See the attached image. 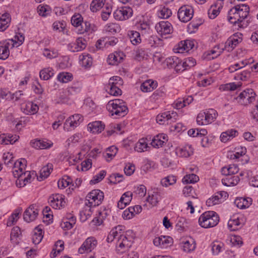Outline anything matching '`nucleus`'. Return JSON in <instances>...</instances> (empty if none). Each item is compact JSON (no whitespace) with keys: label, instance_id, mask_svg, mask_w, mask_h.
Instances as JSON below:
<instances>
[{"label":"nucleus","instance_id":"39","mask_svg":"<svg viewBox=\"0 0 258 258\" xmlns=\"http://www.w3.org/2000/svg\"><path fill=\"white\" fill-rule=\"evenodd\" d=\"M57 79L61 83H67L72 80L73 75L69 73L62 72L58 75Z\"/></svg>","mask_w":258,"mask_h":258},{"label":"nucleus","instance_id":"13","mask_svg":"<svg viewBox=\"0 0 258 258\" xmlns=\"http://www.w3.org/2000/svg\"><path fill=\"white\" fill-rule=\"evenodd\" d=\"M35 207V205H31L24 212L23 218L27 222L35 220L38 216V210Z\"/></svg>","mask_w":258,"mask_h":258},{"label":"nucleus","instance_id":"48","mask_svg":"<svg viewBox=\"0 0 258 258\" xmlns=\"http://www.w3.org/2000/svg\"><path fill=\"white\" fill-rule=\"evenodd\" d=\"M10 19L7 15H3L0 18V31H5L8 27V24L10 22Z\"/></svg>","mask_w":258,"mask_h":258},{"label":"nucleus","instance_id":"26","mask_svg":"<svg viewBox=\"0 0 258 258\" xmlns=\"http://www.w3.org/2000/svg\"><path fill=\"white\" fill-rule=\"evenodd\" d=\"M52 170V165L51 164H48L43 166L40 170V176L37 177V179L41 181L43 178H47Z\"/></svg>","mask_w":258,"mask_h":258},{"label":"nucleus","instance_id":"56","mask_svg":"<svg viewBox=\"0 0 258 258\" xmlns=\"http://www.w3.org/2000/svg\"><path fill=\"white\" fill-rule=\"evenodd\" d=\"M26 160L24 159H21L20 161H17L14 162V167L17 168L18 166H19V170L20 172L23 171L26 166Z\"/></svg>","mask_w":258,"mask_h":258},{"label":"nucleus","instance_id":"25","mask_svg":"<svg viewBox=\"0 0 258 258\" xmlns=\"http://www.w3.org/2000/svg\"><path fill=\"white\" fill-rule=\"evenodd\" d=\"M237 131L234 129H230L223 132L220 136L221 141L222 142L226 143L228 140L233 139L238 135Z\"/></svg>","mask_w":258,"mask_h":258},{"label":"nucleus","instance_id":"51","mask_svg":"<svg viewBox=\"0 0 258 258\" xmlns=\"http://www.w3.org/2000/svg\"><path fill=\"white\" fill-rule=\"evenodd\" d=\"M106 172L105 170H101L98 174H96L93 179L90 180L91 184H95L101 181L106 175Z\"/></svg>","mask_w":258,"mask_h":258},{"label":"nucleus","instance_id":"30","mask_svg":"<svg viewBox=\"0 0 258 258\" xmlns=\"http://www.w3.org/2000/svg\"><path fill=\"white\" fill-rule=\"evenodd\" d=\"M148 148H149V146L147 139L142 138L136 143L135 150L138 152H142L146 151Z\"/></svg>","mask_w":258,"mask_h":258},{"label":"nucleus","instance_id":"20","mask_svg":"<svg viewBox=\"0 0 258 258\" xmlns=\"http://www.w3.org/2000/svg\"><path fill=\"white\" fill-rule=\"evenodd\" d=\"M105 125L100 121H96L88 124V130L94 134H99L104 129Z\"/></svg>","mask_w":258,"mask_h":258},{"label":"nucleus","instance_id":"12","mask_svg":"<svg viewBox=\"0 0 258 258\" xmlns=\"http://www.w3.org/2000/svg\"><path fill=\"white\" fill-rule=\"evenodd\" d=\"M133 14L132 9L128 7H123L120 9L116 10L114 13V16L116 19L123 20L128 19Z\"/></svg>","mask_w":258,"mask_h":258},{"label":"nucleus","instance_id":"64","mask_svg":"<svg viewBox=\"0 0 258 258\" xmlns=\"http://www.w3.org/2000/svg\"><path fill=\"white\" fill-rule=\"evenodd\" d=\"M135 167L134 165L128 163L124 168V171L126 175H132L135 171Z\"/></svg>","mask_w":258,"mask_h":258},{"label":"nucleus","instance_id":"6","mask_svg":"<svg viewBox=\"0 0 258 258\" xmlns=\"http://www.w3.org/2000/svg\"><path fill=\"white\" fill-rule=\"evenodd\" d=\"M83 120L82 115L79 114H76L70 116L64 122V130L69 131L71 128L74 129L80 124Z\"/></svg>","mask_w":258,"mask_h":258},{"label":"nucleus","instance_id":"4","mask_svg":"<svg viewBox=\"0 0 258 258\" xmlns=\"http://www.w3.org/2000/svg\"><path fill=\"white\" fill-rule=\"evenodd\" d=\"M239 6H235L231 9L228 12V20L229 22L234 25H238L239 28H244L247 26V22L245 23L242 21L239 14L237 12L238 9H240Z\"/></svg>","mask_w":258,"mask_h":258},{"label":"nucleus","instance_id":"29","mask_svg":"<svg viewBox=\"0 0 258 258\" xmlns=\"http://www.w3.org/2000/svg\"><path fill=\"white\" fill-rule=\"evenodd\" d=\"M128 36L131 43L133 45H137L141 42L140 34L136 31H130L128 32Z\"/></svg>","mask_w":258,"mask_h":258},{"label":"nucleus","instance_id":"32","mask_svg":"<svg viewBox=\"0 0 258 258\" xmlns=\"http://www.w3.org/2000/svg\"><path fill=\"white\" fill-rule=\"evenodd\" d=\"M160 200V195L157 191H153L152 195H149L147 201L152 206H156Z\"/></svg>","mask_w":258,"mask_h":258},{"label":"nucleus","instance_id":"16","mask_svg":"<svg viewBox=\"0 0 258 258\" xmlns=\"http://www.w3.org/2000/svg\"><path fill=\"white\" fill-rule=\"evenodd\" d=\"M69 47L72 52L81 51L86 48V41L84 38L79 37L76 39L75 42L70 44Z\"/></svg>","mask_w":258,"mask_h":258},{"label":"nucleus","instance_id":"1","mask_svg":"<svg viewBox=\"0 0 258 258\" xmlns=\"http://www.w3.org/2000/svg\"><path fill=\"white\" fill-rule=\"evenodd\" d=\"M106 108L112 115L123 117L128 112V108L125 102L121 99H116L109 101Z\"/></svg>","mask_w":258,"mask_h":258},{"label":"nucleus","instance_id":"23","mask_svg":"<svg viewBox=\"0 0 258 258\" xmlns=\"http://www.w3.org/2000/svg\"><path fill=\"white\" fill-rule=\"evenodd\" d=\"M132 193L130 191L125 192L121 196L120 200L117 204L118 207L120 209H123L132 200Z\"/></svg>","mask_w":258,"mask_h":258},{"label":"nucleus","instance_id":"62","mask_svg":"<svg viewBox=\"0 0 258 258\" xmlns=\"http://www.w3.org/2000/svg\"><path fill=\"white\" fill-rule=\"evenodd\" d=\"M119 26L116 24H109L106 28V31L114 34L116 33L119 30Z\"/></svg>","mask_w":258,"mask_h":258},{"label":"nucleus","instance_id":"28","mask_svg":"<svg viewBox=\"0 0 258 258\" xmlns=\"http://www.w3.org/2000/svg\"><path fill=\"white\" fill-rule=\"evenodd\" d=\"M42 230L38 226L34 229V233L32 236V242L34 244H39L43 238Z\"/></svg>","mask_w":258,"mask_h":258},{"label":"nucleus","instance_id":"8","mask_svg":"<svg viewBox=\"0 0 258 258\" xmlns=\"http://www.w3.org/2000/svg\"><path fill=\"white\" fill-rule=\"evenodd\" d=\"M194 11L189 7L182 6L178 11V18L179 20L184 23L189 21L193 17Z\"/></svg>","mask_w":258,"mask_h":258},{"label":"nucleus","instance_id":"35","mask_svg":"<svg viewBox=\"0 0 258 258\" xmlns=\"http://www.w3.org/2000/svg\"><path fill=\"white\" fill-rule=\"evenodd\" d=\"M238 6H240V9H238L237 12L239 14L242 21H244V20L247 17L249 14V8L247 5L244 4L239 5Z\"/></svg>","mask_w":258,"mask_h":258},{"label":"nucleus","instance_id":"15","mask_svg":"<svg viewBox=\"0 0 258 258\" xmlns=\"http://www.w3.org/2000/svg\"><path fill=\"white\" fill-rule=\"evenodd\" d=\"M51 206L55 209L64 207L66 204L64 196L62 195L56 194L49 198Z\"/></svg>","mask_w":258,"mask_h":258},{"label":"nucleus","instance_id":"10","mask_svg":"<svg viewBox=\"0 0 258 258\" xmlns=\"http://www.w3.org/2000/svg\"><path fill=\"white\" fill-rule=\"evenodd\" d=\"M177 117V114L173 111H167L162 113L161 115H158L156 117V120L160 124H164L166 122L169 123V121H174Z\"/></svg>","mask_w":258,"mask_h":258},{"label":"nucleus","instance_id":"9","mask_svg":"<svg viewBox=\"0 0 258 258\" xmlns=\"http://www.w3.org/2000/svg\"><path fill=\"white\" fill-rule=\"evenodd\" d=\"M132 241L126 237V233L123 234L122 231H120L119 236L117 242V250L123 252L132 246Z\"/></svg>","mask_w":258,"mask_h":258},{"label":"nucleus","instance_id":"60","mask_svg":"<svg viewBox=\"0 0 258 258\" xmlns=\"http://www.w3.org/2000/svg\"><path fill=\"white\" fill-rule=\"evenodd\" d=\"M145 52L144 49L140 48L136 51V55L135 59L138 61H141L145 59Z\"/></svg>","mask_w":258,"mask_h":258},{"label":"nucleus","instance_id":"24","mask_svg":"<svg viewBox=\"0 0 258 258\" xmlns=\"http://www.w3.org/2000/svg\"><path fill=\"white\" fill-rule=\"evenodd\" d=\"M252 199L250 198H238L234 201L235 205L240 209H246L251 204Z\"/></svg>","mask_w":258,"mask_h":258},{"label":"nucleus","instance_id":"37","mask_svg":"<svg viewBox=\"0 0 258 258\" xmlns=\"http://www.w3.org/2000/svg\"><path fill=\"white\" fill-rule=\"evenodd\" d=\"M196 248V243L194 239H190L189 240L185 241L183 245V251L189 252L194 250Z\"/></svg>","mask_w":258,"mask_h":258},{"label":"nucleus","instance_id":"21","mask_svg":"<svg viewBox=\"0 0 258 258\" xmlns=\"http://www.w3.org/2000/svg\"><path fill=\"white\" fill-rule=\"evenodd\" d=\"M194 46V42L190 40H185L183 41H181L178 44V53H183L184 51L186 52L188 51L191 49Z\"/></svg>","mask_w":258,"mask_h":258},{"label":"nucleus","instance_id":"36","mask_svg":"<svg viewBox=\"0 0 258 258\" xmlns=\"http://www.w3.org/2000/svg\"><path fill=\"white\" fill-rule=\"evenodd\" d=\"M104 5V0H93L90 5V10L96 12L101 9Z\"/></svg>","mask_w":258,"mask_h":258},{"label":"nucleus","instance_id":"55","mask_svg":"<svg viewBox=\"0 0 258 258\" xmlns=\"http://www.w3.org/2000/svg\"><path fill=\"white\" fill-rule=\"evenodd\" d=\"M172 14L171 11L166 7H163L159 12V16L163 19L168 18Z\"/></svg>","mask_w":258,"mask_h":258},{"label":"nucleus","instance_id":"27","mask_svg":"<svg viewBox=\"0 0 258 258\" xmlns=\"http://www.w3.org/2000/svg\"><path fill=\"white\" fill-rule=\"evenodd\" d=\"M121 226L118 225L111 229L107 237V241L108 242H112L114 238L119 236L120 231H122Z\"/></svg>","mask_w":258,"mask_h":258},{"label":"nucleus","instance_id":"31","mask_svg":"<svg viewBox=\"0 0 258 258\" xmlns=\"http://www.w3.org/2000/svg\"><path fill=\"white\" fill-rule=\"evenodd\" d=\"M194 153L192 148L190 145H186L183 148H180L177 152V154L180 156L184 157H188L192 155Z\"/></svg>","mask_w":258,"mask_h":258},{"label":"nucleus","instance_id":"34","mask_svg":"<svg viewBox=\"0 0 258 258\" xmlns=\"http://www.w3.org/2000/svg\"><path fill=\"white\" fill-rule=\"evenodd\" d=\"M53 75V70L50 68L42 70L39 73L40 78L44 80H48L52 77Z\"/></svg>","mask_w":258,"mask_h":258},{"label":"nucleus","instance_id":"33","mask_svg":"<svg viewBox=\"0 0 258 258\" xmlns=\"http://www.w3.org/2000/svg\"><path fill=\"white\" fill-rule=\"evenodd\" d=\"M73 182L72 179L68 175H64L59 179L57 182L58 187L59 188L63 189L71 184Z\"/></svg>","mask_w":258,"mask_h":258},{"label":"nucleus","instance_id":"38","mask_svg":"<svg viewBox=\"0 0 258 258\" xmlns=\"http://www.w3.org/2000/svg\"><path fill=\"white\" fill-rule=\"evenodd\" d=\"M122 58L119 57L117 53H112L108 55L107 62L110 65H116L120 62Z\"/></svg>","mask_w":258,"mask_h":258},{"label":"nucleus","instance_id":"63","mask_svg":"<svg viewBox=\"0 0 258 258\" xmlns=\"http://www.w3.org/2000/svg\"><path fill=\"white\" fill-rule=\"evenodd\" d=\"M240 223L238 219L230 220L228 223V226L231 231H235L237 228L236 227L239 226Z\"/></svg>","mask_w":258,"mask_h":258},{"label":"nucleus","instance_id":"57","mask_svg":"<svg viewBox=\"0 0 258 258\" xmlns=\"http://www.w3.org/2000/svg\"><path fill=\"white\" fill-rule=\"evenodd\" d=\"M13 156L12 154L10 153H4L3 155V159L4 160V163L6 165L8 166H11V165H13Z\"/></svg>","mask_w":258,"mask_h":258},{"label":"nucleus","instance_id":"40","mask_svg":"<svg viewBox=\"0 0 258 258\" xmlns=\"http://www.w3.org/2000/svg\"><path fill=\"white\" fill-rule=\"evenodd\" d=\"M211 111L212 112H210V111H208L207 112H205V123H207V124L213 122L217 116V113L216 112L215 110L214 109H211Z\"/></svg>","mask_w":258,"mask_h":258},{"label":"nucleus","instance_id":"50","mask_svg":"<svg viewBox=\"0 0 258 258\" xmlns=\"http://www.w3.org/2000/svg\"><path fill=\"white\" fill-rule=\"evenodd\" d=\"M70 95L67 93V91L65 92H62L59 96V97L56 99V103H68L70 101Z\"/></svg>","mask_w":258,"mask_h":258},{"label":"nucleus","instance_id":"22","mask_svg":"<svg viewBox=\"0 0 258 258\" xmlns=\"http://www.w3.org/2000/svg\"><path fill=\"white\" fill-rule=\"evenodd\" d=\"M157 87V82L151 80H148L144 82L141 85L140 89L144 92H148L153 91Z\"/></svg>","mask_w":258,"mask_h":258},{"label":"nucleus","instance_id":"46","mask_svg":"<svg viewBox=\"0 0 258 258\" xmlns=\"http://www.w3.org/2000/svg\"><path fill=\"white\" fill-rule=\"evenodd\" d=\"M80 59L81 64L84 67H90L92 64V58L89 54L83 55L82 57Z\"/></svg>","mask_w":258,"mask_h":258},{"label":"nucleus","instance_id":"5","mask_svg":"<svg viewBox=\"0 0 258 258\" xmlns=\"http://www.w3.org/2000/svg\"><path fill=\"white\" fill-rule=\"evenodd\" d=\"M255 95L252 89H248L240 93L236 99L240 104L246 106L255 100Z\"/></svg>","mask_w":258,"mask_h":258},{"label":"nucleus","instance_id":"45","mask_svg":"<svg viewBox=\"0 0 258 258\" xmlns=\"http://www.w3.org/2000/svg\"><path fill=\"white\" fill-rule=\"evenodd\" d=\"M176 181V177L174 176H168L163 178L161 181V183L163 186L167 187L168 185H172Z\"/></svg>","mask_w":258,"mask_h":258},{"label":"nucleus","instance_id":"42","mask_svg":"<svg viewBox=\"0 0 258 258\" xmlns=\"http://www.w3.org/2000/svg\"><path fill=\"white\" fill-rule=\"evenodd\" d=\"M21 210L18 209L15 210V212L9 218L7 223L8 226H11L16 222L19 218V214Z\"/></svg>","mask_w":258,"mask_h":258},{"label":"nucleus","instance_id":"53","mask_svg":"<svg viewBox=\"0 0 258 258\" xmlns=\"http://www.w3.org/2000/svg\"><path fill=\"white\" fill-rule=\"evenodd\" d=\"M107 87L109 88V93L110 95L113 96H118L121 94V90L118 86L108 85Z\"/></svg>","mask_w":258,"mask_h":258},{"label":"nucleus","instance_id":"7","mask_svg":"<svg viewBox=\"0 0 258 258\" xmlns=\"http://www.w3.org/2000/svg\"><path fill=\"white\" fill-rule=\"evenodd\" d=\"M15 46L13 39H8L0 42V59H6L10 55L9 48Z\"/></svg>","mask_w":258,"mask_h":258},{"label":"nucleus","instance_id":"41","mask_svg":"<svg viewBox=\"0 0 258 258\" xmlns=\"http://www.w3.org/2000/svg\"><path fill=\"white\" fill-rule=\"evenodd\" d=\"M83 23V18L79 13L75 14L71 18V23L75 27H78L81 26Z\"/></svg>","mask_w":258,"mask_h":258},{"label":"nucleus","instance_id":"52","mask_svg":"<svg viewBox=\"0 0 258 258\" xmlns=\"http://www.w3.org/2000/svg\"><path fill=\"white\" fill-rule=\"evenodd\" d=\"M109 85L120 86L122 85L123 81L122 79L118 76H114L111 77L109 81Z\"/></svg>","mask_w":258,"mask_h":258},{"label":"nucleus","instance_id":"2","mask_svg":"<svg viewBox=\"0 0 258 258\" xmlns=\"http://www.w3.org/2000/svg\"><path fill=\"white\" fill-rule=\"evenodd\" d=\"M219 221L218 214L212 211L204 212L199 219L200 225L205 228L213 227L218 224Z\"/></svg>","mask_w":258,"mask_h":258},{"label":"nucleus","instance_id":"61","mask_svg":"<svg viewBox=\"0 0 258 258\" xmlns=\"http://www.w3.org/2000/svg\"><path fill=\"white\" fill-rule=\"evenodd\" d=\"M107 43L106 38H102L97 41L95 46L98 49H100L106 47L107 45Z\"/></svg>","mask_w":258,"mask_h":258},{"label":"nucleus","instance_id":"44","mask_svg":"<svg viewBox=\"0 0 258 258\" xmlns=\"http://www.w3.org/2000/svg\"><path fill=\"white\" fill-rule=\"evenodd\" d=\"M222 196L221 194H218L213 196L212 198H209L206 201V204L208 206H214L216 204L220 203L221 201Z\"/></svg>","mask_w":258,"mask_h":258},{"label":"nucleus","instance_id":"49","mask_svg":"<svg viewBox=\"0 0 258 258\" xmlns=\"http://www.w3.org/2000/svg\"><path fill=\"white\" fill-rule=\"evenodd\" d=\"M117 152V148L114 146H111L106 150V153L104 155L105 158L112 159Z\"/></svg>","mask_w":258,"mask_h":258},{"label":"nucleus","instance_id":"59","mask_svg":"<svg viewBox=\"0 0 258 258\" xmlns=\"http://www.w3.org/2000/svg\"><path fill=\"white\" fill-rule=\"evenodd\" d=\"M26 107L28 110L29 113L32 114L36 113L39 109L38 105L36 104L33 103L32 102L28 103L26 105Z\"/></svg>","mask_w":258,"mask_h":258},{"label":"nucleus","instance_id":"18","mask_svg":"<svg viewBox=\"0 0 258 258\" xmlns=\"http://www.w3.org/2000/svg\"><path fill=\"white\" fill-rule=\"evenodd\" d=\"M172 242V239L169 236H161L153 240V243L156 246H160L161 247H166Z\"/></svg>","mask_w":258,"mask_h":258},{"label":"nucleus","instance_id":"11","mask_svg":"<svg viewBox=\"0 0 258 258\" xmlns=\"http://www.w3.org/2000/svg\"><path fill=\"white\" fill-rule=\"evenodd\" d=\"M97 244V241L93 237L88 238L79 248L78 252L83 254L85 252H90L93 249Z\"/></svg>","mask_w":258,"mask_h":258},{"label":"nucleus","instance_id":"17","mask_svg":"<svg viewBox=\"0 0 258 258\" xmlns=\"http://www.w3.org/2000/svg\"><path fill=\"white\" fill-rule=\"evenodd\" d=\"M241 41V37H237L235 35H233L226 41L225 48L229 52L231 51Z\"/></svg>","mask_w":258,"mask_h":258},{"label":"nucleus","instance_id":"58","mask_svg":"<svg viewBox=\"0 0 258 258\" xmlns=\"http://www.w3.org/2000/svg\"><path fill=\"white\" fill-rule=\"evenodd\" d=\"M196 64V60L192 57H188L184 59L182 62V66H185L186 68H191L195 66Z\"/></svg>","mask_w":258,"mask_h":258},{"label":"nucleus","instance_id":"3","mask_svg":"<svg viewBox=\"0 0 258 258\" xmlns=\"http://www.w3.org/2000/svg\"><path fill=\"white\" fill-rule=\"evenodd\" d=\"M104 199V193L99 189H94L90 192L86 197L85 205L91 208L96 207L102 203Z\"/></svg>","mask_w":258,"mask_h":258},{"label":"nucleus","instance_id":"14","mask_svg":"<svg viewBox=\"0 0 258 258\" xmlns=\"http://www.w3.org/2000/svg\"><path fill=\"white\" fill-rule=\"evenodd\" d=\"M155 28L161 35L169 34L172 30L171 24L168 21H161L156 24Z\"/></svg>","mask_w":258,"mask_h":258},{"label":"nucleus","instance_id":"54","mask_svg":"<svg viewBox=\"0 0 258 258\" xmlns=\"http://www.w3.org/2000/svg\"><path fill=\"white\" fill-rule=\"evenodd\" d=\"M164 143V141L161 140V137L158 135L152 139L151 144L153 147L159 148L161 147Z\"/></svg>","mask_w":258,"mask_h":258},{"label":"nucleus","instance_id":"43","mask_svg":"<svg viewBox=\"0 0 258 258\" xmlns=\"http://www.w3.org/2000/svg\"><path fill=\"white\" fill-rule=\"evenodd\" d=\"M199 180V177L195 174H189L186 175L182 179V181L184 183H194L197 182Z\"/></svg>","mask_w":258,"mask_h":258},{"label":"nucleus","instance_id":"19","mask_svg":"<svg viewBox=\"0 0 258 258\" xmlns=\"http://www.w3.org/2000/svg\"><path fill=\"white\" fill-rule=\"evenodd\" d=\"M30 145L33 148L37 150L47 149L51 147L53 143L51 142L48 143L41 140L35 139L31 141Z\"/></svg>","mask_w":258,"mask_h":258},{"label":"nucleus","instance_id":"47","mask_svg":"<svg viewBox=\"0 0 258 258\" xmlns=\"http://www.w3.org/2000/svg\"><path fill=\"white\" fill-rule=\"evenodd\" d=\"M177 62H178V57L175 56H171L165 59L166 65L169 68H174L175 66H177Z\"/></svg>","mask_w":258,"mask_h":258}]
</instances>
